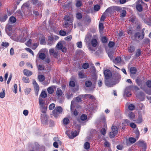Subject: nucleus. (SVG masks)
I'll return each mask as SVG.
<instances>
[{"label": "nucleus", "instance_id": "obj_1", "mask_svg": "<svg viewBox=\"0 0 151 151\" xmlns=\"http://www.w3.org/2000/svg\"><path fill=\"white\" fill-rule=\"evenodd\" d=\"M63 111V109L60 106H56L52 111L53 116L57 117Z\"/></svg>", "mask_w": 151, "mask_h": 151}, {"label": "nucleus", "instance_id": "obj_2", "mask_svg": "<svg viewBox=\"0 0 151 151\" xmlns=\"http://www.w3.org/2000/svg\"><path fill=\"white\" fill-rule=\"evenodd\" d=\"M145 33L144 32H143L142 34L139 32H137L135 34L134 37H132L131 38L133 40H142L144 37Z\"/></svg>", "mask_w": 151, "mask_h": 151}, {"label": "nucleus", "instance_id": "obj_3", "mask_svg": "<svg viewBox=\"0 0 151 151\" xmlns=\"http://www.w3.org/2000/svg\"><path fill=\"white\" fill-rule=\"evenodd\" d=\"M118 132V129L117 127L113 126L111 127V131L109 132V134L110 137L111 138L114 137L116 135Z\"/></svg>", "mask_w": 151, "mask_h": 151}, {"label": "nucleus", "instance_id": "obj_4", "mask_svg": "<svg viewBox=\"0 0 151 151\" xmlns=\"http://www.w3.org/2000/svg\"><path fill=\"white\" fill-rule=\"evenodd\" d=\"M48 117L45 114H42L41 115V121L42 124L46 125L47 123Z\"/></svg>", "mask_w": 151, "mask_h": 151}, {"label": "nucleus", "instance_id": "obj_5", "mask_svg": "<svg viewBox=\"0 0 151 151\" xmlns=\"http://www.w3.org/2000/svg\"><path fill=\"white\" fill-rule=\"evenodd\" d=\"M104 74L106 80H109L112 76V74L109 70H106L104 71Z\"/></svg>", "mask_w": 151, "mask_h": 151}, {"label": "nucleus", "instance_id": "obj_6", "mask_svg": "<svg viewBox=\"0 0 151 151\" xmlns=\"http://www.w3.org/2000/svg\"><path fill=\"white\" fill-rule=\"evenodd\" d=\"M121 78V76L118 73H115L114 74V78L113 79H111V81H114V82L116 83H117L120 80Z\"/></svg>", "mask_w": 151, "mask_h": 151}, {"label": "nucleus", "instance_id": "obj_7", "mask_svg": "<svg viewBox=\"0 0 151 151\" xmlns=\"http://www.w3.org/2000/svg\"><path fill=\"white\" fill-rule=\"evenodd\" d=\"M33 84L35 91V93L37 95H38V93L39 90V87L35 80H33Z\"/></svg>", "mask_w": 151, "mask_h": 151}, {"label": "nucleus", "instance_id": "obj_8", "mask_svg": "<svg viewBox=\"0 0 151 151\" xmlns=\"http://www.w3.org/2000/svg\"><path fill=\"white\" fill-rule=\"evenodd\" d=\"M116 83L114 81H111L109 80H106L105 81V84L107 86L111 87L113 86L114 85H115Z\"/></svg>", "mask_w": 151, "mask_h": 151}, {"label": "nucleus", "instance_id": "obj_9", "mask_svg": "<svg viewBox=\"0 0 151 151\" xmlns=\"http://www.w3.org/2000/svg\"><path fill=\"white\" fill-rule=\"evenodd\" d=\"M49 53L50 55H52L55 57H56L58 55V51L55 50L54 49H51L49 50Z\"/></svg>", "mask_w": 151, "mask_h": 151}, {"label": "nucleus", "instance_id": "obj_10", "mask_svg": "<svg viewBox=\"0 0 151 151\" xmlns=\"http://www.w3.org/2000/svg\"><path fill=\"white\" fill-rule=\"evenodd\" d=\"M56 47L59 50H62L63 52H65L66 51V48L64 47L60 42H58L57 44Z\"/></svg>", "mask_w": 151, "mask_h": 151}, {"label": "nucleus", "instance_id": "obj_11", "mask_svg": "<svg viewBox=\"0 0 151 151\" xmlns=\"http://www.w3.org/2000/svg\"><path fill=\"white\" fill-rule=\"evenodd\" d=\"M137 144L139 146L145 147L146 146V144L143 140H139L137 142Z\"/></svg>", "mask_w": 151, "mask_h": 151}, {"label": "nucleus", "instance_id": "obj_12", "mask_svg": "<svg viewBox=\"0 0 151 151\" xmlns=\"http://www.w3.org/2000/svg\"><path fill=\"white\" fill-rule=\"evenodd\" d=\"M23 73L24 75L28 76H30L32 74V71L27 69L24 70Z\"/></svg>", "mask_w": 151, "mask_h": 151}, {"label": "nucleus", "instance_id": "obj_13", "mask_svg": "<svg viewBox=\"0 0 151 151\" xmlns=\"http://www.w3.org/2000/svg\"><path fill=\"white\" fill-rule=\"evenodd\" d=\"M91 44L93 47H96L98 44L97 41L95 39H93L91 40Z\"/></svg>", "mask_w": 151, "mask_h": 151}, {"label": "nucleus", "instance_id": "obj_14", "mask_svg": "<svg viewBox=\"0 0 151 151\" xmlns=\"http://www.w3.org/2000/svg\"><path fill=\"white\" fill-rule=\"evenodd\" d=\"M39 58L42 60H44L46 57L45 54L43 53H39L38 54Z\"/></svg>", "mask_w": 151, "mask_h": 151}, {"label": "nucleus", "instance_id": "obj_15", "mask_svg": "<svg viewBox=\"0 0 151 151\" xmlns=\"http://www.w3.org/2000/svg\"><path fill=\"white\" fill-rule=\"evenodd\" d=\"M56 93L57 96L58 97L61 96L62 95L63 93L62 90L58 88H57Z\"/></svg>", "mask_w": 151, "mask_h": 151}, {"label": "nucleus", "instance_id": "obj_16", "mask_svg": "<svg viewBox=\"0 0 151 151\" xmlns=\"http://www.w3.org/2000/svg\"><path fill=\"white\" fill-rule=\"evenodd\" d=\"M130 72L132 74H135L137 72V69L136 68L134 67H132L130 68Z\"/></svg>", "mask_w": 151, "mask_h": 151}, {"label": "nucleus", "instance_id": "obj_17", "mask_svg": "<svg viewBox=\"0 0 151 151\" xmlns=\"http://www.w3.org/2000/svg\"><path fill=\"white\" fill-rule=\"evenodd\" d=\"M39 105L41 107H43V104L44 103V101L41 98H39Z\"/></svg>", "mask_w": 151, "mask_h": 151}, {"label": "nucleus", "instance_id": "obj_18", "mask_svg": "<svg viewBox=\"0 0 151 151\" xmlns=\"http://www.w3.org/2000/svg\"><path fill=\"white\" fill-rule=\"evenodd\" d=\"M71 135L70 136H69V137L70 139H73L74 137H76V136L78 135V133L77 132H72L71 133Z\"/></svg>", "mask_w": 151, "mask_h": 151}, {"label": "nucleus", "instance_id": "obj_19", "mask_svg": "<svg viewBox=\"0 0 151 151\" xmlns=\"http://www.w3.org/2000/svg\"><path fill=\"white\" fill-rule=\"evenodd\" d=\"M38 78L39 81L40 82L43 81L45 79L44 76L42 75H39L38 76Z\"/></svg>", "mask_w": 151, "mask_h": 151}, {"label": "nucleus", "instance_id": "obj_20", "mask_svg": "<svg viewBox=\"0 0 151 151\" xmlns=\"http://www.w3.org/2000/svg\"><path fill=\"white\" fill-rule=\"evenodd\" d=\"M137 9L139 12H141L142 10V5L139 4L137 5L136 6Z\"/></svg>", "mask_w": 151, "mask_h": 151}, {"label": "nucleus", "instance_id": "obj_21", "mask_svg": "<svg viewBox=\"0 0 151 151\" xmlns=\"http://www.w3.org/2000/svg\"><path fill=\"white\" fill-rule=\"evenodd\" d=\"M78 75L79 78H83L85 77V75L82 71H80L78 73Z\"/></svg>", "mask_w": 151, "mask_h": 151}, {"label": "nucleus", "instance_id": "obj_22", "mask_svg": "<svg viewBox=\"0 0 151 151\" xmlns=\"http://www.w3.org/2000/svg\"><path fill=\"white\" fill-rule=\"evenodd\" d=\"M69 119L66 117L64 118L63 120V124L66 125L68 124L69 123Z\"/></svg>", "mask_w": 151, "mask_h": 151}, {"label": "nucleus", "instance_id": "obj_23", "mask_svg": "<svg viewBox=\"0 0 151 151\" xmlns=\"http://www.w3.org/2000/svg\"><path fill=\"white\" fill-rule=\"evenodd\" d=\"M9 22L11 23H14L16 21V18L14 17H11L9 19Z\"/></svg>", "mask_w": 151, "mask_h": 151}, {"label": "nucleus", "instance_id": "obj_24", "mask_svg": "<svg viewBox=\"0 0 151 151\" xmlns=\"http://www.w3.org/2000/svg\"><path fill=\"white\" fill-rule=\"evenodd\" d=\"M7 18V16L6 15H5L3 17H0V21L4 22H5Z\"/></svg>", "mask_w": 151, "mask_h": 151}, {"label": "nucleus", "instance_id": "obj_25", "mask_svg": "<svg viewBox=\"0 0 151 151\" xmlns=\"http://www.w3.org/2000/svg\"><path fill=\"white\" fill-rule=\"evenodd\" d=\"M64 19L65 21L70 22H71L72 21V20L71 18L68 16H65L64 17Z\"/></svg>", "mask_w": 151, "mask_h": 151}, {"label": "nucleus", "instance_id": "obj_26", "mask_svg": "<svg viewBox=\"0 0 151 151\" xmlns=\"http://www.w3.org/2000/svg\"><path fill=\"white\" fill-rule=\"evenodd\" d=\"M82 97H84V95H80L76 97V101L77 102H81V98Z\"/></svg>", "mask_w": 151, "mask_h": 151}, {"label": "nucleus", "instance_id": "obj_27", "mask_svg": "<svg viewBox=\"0 0 151 151\" xmlns=\"http://www.w3.org/2000/svg\"><path fill=\"white\" fill-rule=\"evenodd\" d=\"M5 90L2 89V91L0 93V97L1 98H4L5 96Z\"/></svg>", "mask_w": 151, "mask_h": 151}, {"label": "nucleus", "instance_id": "obj_28", "mask_svg": "<svg viewBox=\"0 0 151 151\" xmlns=\"http://www.w3.org/2000/svg\"><path fill=\"white\" fill-rule=\"evenodd\" d=\"M22 79L23 81L25 83H28L29 82V80L28 78L23 77Z\"/></svg>", "mask_w": 151, "mask_h": 151}, {"label": "nucleus", "instance_id": "obj_29", "mask_svg": "<svg viewBox=\"0 0 151 151\" xmlns=\"http://www.w3.org/2000/svg\"><path fill=\"white\" fill-rule=\"evenodd\" d=\"M85 22L88 23H89L91 22V19L89 17L86 16L85 18Z\"/></svg>", "mask_w": 151, "mask_h": 151}, {"label": "nucleus", "instance_id": "obj_30", "mask_svg": "<svg viewBox=\"0 0 151 151\" xmlns=\"http://www.w3.org/2000/svg\"><path fill=\"white\" fill-rule=\"evenodd\" d=\"M85 84L86 86L89 87L91 85L92 83L90 81H88L86 82Z\"/></svg>", "mask_w": 151, "mask_h": 151}, {"label": "nucleus", "instance_id": "obj_31", "mask_svg": "<svg viewBox=\"0 0 151 151\" xmlns=\"http://www.w3.org/2000/svg\"><path fill=\"white\" fill-rule=\"evenodd\" d=\"M82 4L81 1L80 0H76V6L77 7H80Z\"/></svg>", "mask_w": 151, "mask_h": 151}, {"label": "nucleus", "instance_id": "obj_32", "mask_svg": "<svg viewBox=\"0 0 151 151\" xmlns=\"http://www.w3.org/2000/svg\"><path fill=\"white\" fill-rule=\"evenodd\" d=\"M122 59L120 57H116L114 60L115 63H120L121 62Z\"/></svg>", "mask_w": 151, "mask_h": 151}, {"label": "nucleus", "instance_id": "obj_33", "mask_svg": "<svg viewBox=\"0 0 151 151\" xmlns=\"http://www.w3.org/2000/svg\"><path fill=\"white\" fill-rule=\"evenodd\" d=\"M89 65L88 63H84L82 65V67L84 69H86L89 68Z\"/></svg>", "mask_w": 151, "mask_h": 151}, {"label": "nucleus", "instance_id": "obj_34", "mask_svg": "<svg viewBox=\"0 0 151 151\" xmlns=\"http://www.w3.org/2000/svg\"><path fill=\"white\" fill-rule=\"evenodd\" d=\"M93 8L95 11H98L100 9V6L99 5H96L94 6Z\"/></svg>", "mask_w": 151, "mask_h": 151}, {"label": "nucleus", "instance_id": "obj_35", "mask_svg": "<svg viewBox=\"0 0 151 151\" xmlns=\"http://www.w3.org/2000/svg\"><path fill=\"white\" fill-rule=\"evenodd\" d=\"M129 116L130 119H133L135 117V115L132 112H130L129 114Z\"/></svg>", "mask_w": 151, "mask_h": 151}, {"label": "nucleus", "instance_id": "obj_36", "mask_svg": "<svg viewBox=\"0 0 151 151\" xmlns=\"http://www.w3.org/2000/svg\"><path fill=\"white\" fill-rule=\"evenodd\" d=\"M129 140L131 143L133 144L136 142V139L134 138L131 137L129 138Z\"/></svg>", "mask_w": 151, "mask_h": 151}, {"label": "nucleus", "instance_id": "obj_37", "mask_svg": "<svg viewBox=\"0 0 151 151\" xmlns=\"http://www.w3.org/2000/svg\"><path fill=\"white\" fill-rule=\"evenodd\" d=\"M135 50V47L133 46H131L129 47L128 50L130 52H133Z\"/></svg>", "mask_w": 151, "mask_h": 151}, {"label": "nucleus", "instance_id": "obj_38", "mask_svg": "<svg viewBox=\"0 0 151 151\" xmlns=\"http://www.w3.org/2000/svg\"><path fill=\"white\" fill-rule=\"evenodd\" d=\"M31 91V88H28L25 89L24 90V92L25 94L26 95H28L29 93Z\"/></svg>", "mask_w": 151, "mask_h": 151}, {"label": "nucleus", "instance_id": "obj_39", "mask_svg": "<svg viewBox=\"0 0 151 151\" xmlns=\"http://www.w3.org/2000/svg\"><path fill=\"white\" fill-rule=\"evenodd\" d=\"M87 118V116L85 114H82L81 116V119L82 121H84Z\"/></svg>", "mask_w": 151, "mask_h": 151}, {"label": "nucleus", "instance_id": "obj_40", "mask_svg": "<svg viewBox=\"0 0 151 151\" xmlns=\"http://www.w3.org/2000/svg\"><path fill=\"white\" fill-rule=\"evenodd\" d=\"M48 93L50 94H52L54 92L53 88L52 87H49L47 89Z\"/></svg>", "mask_w": 151, "mask_h": 151}, {"label": "nucleus", "instance_id": "obj_41", "mask_svg": "<svg viewBox=\"0 0 151 151\" xmlns=\"http://www.w3.org/2000/svg\"><path fill=\"white\" fill-rule=\"evenodd\" d=\"M115 43L114 42L112 41H110L108 44V46L109 47H112L114 45Z\"/></svg>", "mask_w": 151, "mask_h": 151}, {"label": "nucleus", "instance_id": "obj_42", "mask_svg": "<svg viewBox=\"0 0 151 151\" xmlns=\"http://www.w3.org/2000/svg\"><path fill=\"white\" fill-rule=\"evenodd\" d=\"M84 148L86 149H88L90 147L89 143L88 142H85L84 145Z\"/></svg>", "mask_w": 151, "mask_h": 151}, {"label": "nucleus", "instance_id": "obj_43", "mask_svg": "<svg viewBox=\"0 0 151 151\" xmlns=\"http://www.w3.org/2000/svg\"><path fill=\"white\" fill-rule=\"evenodd\" d=\"M128 109L130 110H133L135 108V106L132 104H131L129 105Z\"/></svg>", "mask_w": 151, "mask_h": 151}, {"label": "nucleus", "instance_id": "obj_44", "mask_svg": "<svg viewBox=\"0 0 151 151\" xmlns=\"http://www.w3.org/2000/svg\"><path fill=\"white\" fill-rule=\"evenodd\" d=\"M37 66L39 70H42L44 69V66L43 65H37Z\"/></svg>", "mask_w": 151, "mask_h": 151}, {"label": "nucleus", "instance_id": "obj_45", "mask_svg": "<svg viewBox=\"0 0 151 151\" xmlns=\"http://www.w3.org/2000/svg\"><path fill=\"white\" fill-rule=\"evenodd\" d=\"M99 28L100 31H102L103 30L104 26L103 24L102 23H99Z\"/></svg>", "mask_w": 151, "mask_h": 151}, {"label": "nucleus", "instance_id": "obj_46", "mask_svg": "<svg viewBox=\"0 0 151 151\" xmlns=\"http://www.w3.org/2000/svg\"><path fill=\"white\" fill-rule=\"evenodd\" d=\"M40 96L42 98H45L47 97V95L45 91H42L41 92Z\"/></svg>", "mask_w": 151, "mask_h": 151}, {"label": "nucleus", "instance_id": "obj_47", "mask_svg": "<svg viewBox=\"0 0 151 151\" xmlns=\"http://www.w3.org/2000/svg\"><path fill=\"white\" fill-rule=\"evenodd\" d=\"M126 14V12L125 10H123L122 11V13L121 14L120 17H124Z\"/></svg>", "mask_w": 151, "mask_h": 151}, {"label": "nucleus", "instance_id": "obj_48", "mask_svg": "<svg viewBox=\"0 0 151 151\" xmlns=\"http://www.w3.org/2000/svg\"><path fill=\"white\" fill-rule=\"evenodd\" d=\"M25 50L27 52L32 54L33 56H34V54L33 51L30 48H26Z\"/></svg>", "mask_w": 151, "mask_h": 151}, {"label": "nucleus", "instance_id": "obj_49", "mask_svg": "<svg viewBox=\"0 0 151 151\" xmlns=\"http://www.w3.org/2000/svg\"><path fill=\"white\" fill-rule=\"evenodd\" d=\"M55 106V104L54 103H52L50 104L49 107V109L50 110L53 109Z\"/></svg>", "mask_w": 151, "mask_h": 151}, {"label": "nucleus", "instance_id": "obj_50", "mask_svg": "<svg viewBox=\"0 0 151 151\" xmlns=\"http://www.w3.org/2000/svg\"><path fill=\"white\" fill-rule=\"evenodd\" d=\"M141 51L140 49H138L136 53V56L137 57H139V56L141 54Z\"/></svg>", "mask_w": 151, "mask_h": 151}, {"label": "nucleus", "instance_id": "obj_51", "mask_svg": "<svg viewBox=\"0 0 151 151\" xmlns=\"http://www.w3.org/2000/svg\"><path fill=\"white\" fill-rule=\"evenodd\" d=\"M9 45V43L6 42H3L1 44V45L2 46L5 47H7Z\"/></svg>", "mask_w": 151, "mask_h": 151}, {"label": "nucleus", "instance_id": "obj_52", "mask_svg": "<svg viewBox=\"0 0 151 151\" xmlns=\"http://www.w3.org/2000/svg\"><path fill=\"white\" fill-rule=\"evenodd\" d=\"M60 35L63 36H64L66 35V32L65 31L61 30L59 32Z\"/></svg>", "mask_w": 151, "mask_h": 151}, {"label": "nucleus", "instance_id": "obj_53", "mask_svg": "<svg viewBox=\"0 0 151 151\" xmlns=\"http://www.w3.org/2000/svg\"><path fill=\"white\" fill-rule=\"evenodd\" d=\"M71 113L73 114L74 115L76 116L78 114V112L75 109L74 110H72V109H71Z\"/></svg>", "mask_w": 151, "mask_h": 151}, {"label": "nucleus", "instance_id": "obj_54", "mask_svg": "<svg viewBox=\"0 0 151 151\" xmlns=\"http://www.w3.org/2000/svg\"><path fill=\"white\" fill-rule=\"evenodd\" d=\"M76 17L78 19H80L82 17V15L81 13H78L77 14Z\"/></svg>", "mask_w": 151, "mask_h": 151}, {"label": "nucleus", "instance_id": "obj_55", "mask_svg": "<svg viewBox=\"0 0 151 151\" xmlns=\"http://www.w3.org/2000/svg\"><path fill=\"white\" fill-rule=\"evenodd\" d=\"M69 85L71 87H74L75 86V82L73 81H71L69 83Z\"/></svg>", "mask_w": 151, "mask_h": 151}, {"label": "nucleus", "instance_id": "obj_56", "mask_svg": "<svg viewBox=\"0 0 151 151\" xmlns=\"http://www.w3.org/2000/svg\"><path fill=\"white\" fill-rule=\"evenodd\" d=\"M42 108V109L41 110V112L43 113V114H45L47 110V108H46L44 106H43V107Z\"/></svg>", "mask_w": 151, "mask_h": 151}, {"label": "nucleus", "instance_id": "obj_57", "mask_svg": "<svg viewBox=\"0 0 151 151\" xmlns=\"http://www.w3.org/2000/svg\"><path fill=\"white\" fill-rule=\"evenodd\" d=\"M77 46L79 48H81L82 47V42L80 41L78 42L77 43Z\"/></svg>", "mask_w": 151, "mask_h": 151}, {"label": "nucleus", "instance_id": "obj_58", "mask_svg": "<svg viewBox=\"0 0 151 151\" xmlns=\"http://www.w3.org/2000/svg\"><path fill=\"white\" fill-rule=\"evenodd\" d=\"M72 39V36L71 35L68 36L65 38V40L68 41H70Z\"/></svg>", "mask_w": 151, "mask_h": 151}, {"label": "nucleus", "instance_id": "obj_59", "mask_svg": "<svg viewBox=\"0 0 151 151\" xmlns=\"http://www.w3.org/2000/svg\"><path fill=\"white\" fill-rule=\"evenodd\" d=\"M105 13H104L101 16V18H100V20L101 21H104V20L106 18V16L105 15Z\"/></svg>", "mask_w": 151, "mask_h": 151}, {"label": "nucleus", "instance_id": "obj_60", "mask_svg": "<svg viewBox=\"0 0 151 151\" xmlns=\"http://www.w3.org/2000/svg\"><path fill=\"white\" fill-rule=\"evenodd\" d=\"M88 97L90 99H93V96L90 94H86L84 95V97Z\"/></svg>", "mask_w": 151, "mask_h": 151}, {"label": "nucleus", "instance_id": "obj_61", "mask_svg": "<svg viewBox=\"0 0 151 151\" xmlns=\"http://www.w3.org/2000/svg\"><path fill=\"white\" fill-rule=\"evenodd\" d=\"M32 41V40L29 39L27 43H25V44L27 46L29 47L31 45Z\"/></svg>", "mask_w": 151, "mask_h": 151}, {"label": "nucleus", "instance_id": "obj_62", "mask_svg": "<svg viewBox=\"0 0 151 151\" xmlns=\"http://www.w3.org/2000/svg\"><path fill=\"white\" fill-rule=\"evenodd\" d=\"M101 132L102 134L104 135L106 133V130L105 128H103L101 129Z\"/></svg>", "mask_w": 151, "mask_h": 151}, {"label": "nucleus", "instance_id": "obj_63", "mask_svg": "<svg viewBox=\"0 0 151 151\" xmlns=\"http://www.w3.org/2000/svg\"><path fill=\"white\" fill-rule=\"evenodd\" d=\"M146 84L148 87L149 88L151 87V81H148L147 82Z\"/></svg>", "mask_w": 151, "mask_h": 151}, {"label": "nucleus", "instance_id": "obj_64", "mask_svg": "<svg viewBox=\"0 0 151 151\" xmlns=\"http://www.w3.org/2000/svg\"><path fill=\"white\" fill-rule=\"evenodd\" d=\"M101 40L103 42L106 43L107 42V39L106 37H103L101 38Z\"/></svg>", "mask_w": 151, "mask_h": 151}]
</instances>
